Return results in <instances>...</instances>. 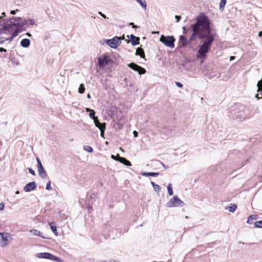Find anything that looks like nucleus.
Wrapping results in <instances>:
<instances>
[{
  "instance_id": "45",
  "label": "nucleus",
  "mask_w": 262,
  "mask_h": 262,
  "mask_svg": "<svg viewBox=\"0 0 262 262\" xmlns=\"http://www.w3.org/2000/svg\"><path fill=\"white\" fill-rule=\"evenodd\" d=\"M128 25L131 26L133 28H137L139 27V26L135 25L134 23H130Z\"/></svg>"
},
{
  "instance_id": "53",
  "label": "nucleus",
  "mask_w": 262,
  "mask_h": 262,
  "mask_svg": "<svg viewBox=\"0 0 262 262\" xmlns=\"http://www.w3.org/2000/svg\"><path fill=\"white\" fill-rule=\"evenodd\" d=\"M111 158H112L113 159H114V160H115L117 161V155L116 156H114V155H112L111 156Z\"/></svg>"
},
{
  "instance_id": "12",
  "label": "nucleus",
  "mask_w": 262,
  "mask_h": 262,
  "mask_svg": "<svg viewBox=\"0 0 262 262\" xmlns=\"http://www.w3.org/2000/svg\"><path fill=\"white\" fill-rule=\"evenodd\" d=\"M8 234H4L0 232V245L2 247H6L9 243L8 242Z\"/></svg>"
},
{
  "instance_id": "17",
  "label": "nucleus",
  "mask_w": 262,
  "mask_h": 262,
  "mask_svg": "<svg viewBox=\"0 0 262 262\" xmlns=\"http://www.w3.org/2000/svg\"><path fill=\"white\" fill-rule=\"evenodd\" d=\"M117 161L126 166H131L132 164L125 158L120 157L119 154H117Z\"/></svg>"
},
{
  "instance_id": "19",
  "label": "nucleus",
  "mask_w": 262,
  "mask_h": 262,
  "mask_svg": "<svg viewBox=\"0 0 262 262\" xmlns=\"http://www.w3.org/2000/svg\"><path fill=\"white\" fill-rule=\"evenodd\" d=\"M15 53H16V50H11L10 53V59L13 64L18 66L19 62L17 59L15 58Z\"/></svg>"
},
{
  "instance_id": "50",
  "label": "nucleus",
  "mask_w": 262,
  "mask_h": 262,
  "mask_svg": "<svg viewBox=\"0 0 262 262\" xmlns=\"http://www.w3.org/2000/svg\"><path fill=\"white\" fill-rule=\"evenodd\" d=\"M158 162L160 163V164L161 165H162V166H163L165 169H167V168H168V166H167L165 165H164V164L162 162L159 161H158Z\"/></svg>"
},
{
  "instance_id": "51",
  "label": "nucleus",
  "mask_w": 262,
  "mask_h": 262,
  "mask_svg": "<svg viewBox=\"0 0 262 262\" xmlns=\"http://www.w3.org/2000/svg\"><path fill=\"white\" fill-rule=\"evenodd\" d=\"M133 134L135 137H137L138 136V133L136 130L134 131Z\"/></svg>"
},
{
  "instance_id": "13",
  "label": "nucleus",
  "mask_w": 262,
  "mask_h": 262,
  "mask_svg": "<svg viewBox=\"0 0 262 262\" xmlns=\"http://www.w3.org/2000/svg\"><path fill=\"white\" fill-rule=\"evenodd\" d=\"M43 43L46 48H51L54 46L52 44L51 45V43H55V42L53 41V39L50 36L46 35L43 39Z\"/></svg>"
},
{
  "instance_id": "15",
  "label": "nucleus",
  "mask_w": 262,
  "mask_h": 262,
  "mask_svg": "<svg viewBox=\"0 0 262 262\" xmlns=\"http://www.w3.org/2000/svg\"><path fill=\"white\" fill-rule=\"evenodd\" d=\"M208 51V50H198L196 56L197 58L200 59L201 63L203 62L204 59Z\"/></svg>"
},
{
  "instance_id": "22",
  "label": "nucleus",
  "mask_w": 262,
  "mask_h": 262,
  "mask_svg": "<svg viewBox=\"0 0 262 262\" xmlns=\"http://www.w3.org/2000/svg\"><path fill=\"white\" fill-rule=\"evenodd\" d=\"M141 174L142 176H145V177H148V176L157 177L159 175V172H154L141 171Z\"/></svg>"
},
{
  "instance_id": "11",
  "label": "nucleus",
  "mask_w": 262,
  "mask_h": 262,
  "mask_svg": "<svg viewBox=\"0 0 262 262\" xmlns=\"http://www.w3.org/2000/svg\"><path fill=\"white\" fill-rule=\"evenodd\" d=\"M128 66L133 70L137 72L140 75L143 74L146 72V70L144 68L141 67L135 63H130L128 64Z\"/></svg>"
},
{
  "instance_id": "9",
  "label": "nucleus",
  "mask_w": 262,
  "mask_h": 262,
  "mask_svg": "<svg viewBox=\"0 0 262 262\" xmlns=\"http://www.w3.org/2000/svg\"><path fill=\"white\" fill-rule=\"evenodd\" d=\"M127 37L129 40L128 41L127 40L125 39V41L127 43H128L129 42L133 46H136L140 43V38L136 36L133 34L129 35H127Z\"/></svg>"
},
{
  "instance_id": "32",
  "label": "nucleus",
  "mask_w": 262,
  "mask_h": 262,
  "mask_svg": "<svg viewBox=\"0 0 262 262\" xmlns=\"http://www.w3.org/2000/svg\"><path fill=\"white\" fill-rule=\"evenodd\" d=\"M9 33H8L7 35H8ZM1 35H2V36L0 37V44H2L6 40H9L10 41L9 39H8V38H9L10 37V36L9 37H6L5 36H3L4 35H5L6 34H0ZM9 35H10L9 34Z\"/></svg>"
},
{
  "instance_id": "27",
  "label": "nucleus",
  "mask_w": 262,
  "mask_h": 262,
  "mask_svg": "<svg viewBox=\"0 0 262 262\" xmlns=\"http://www.w3.org/2000/svg\"><path fill=\"white\" fill-rule=\"evenodd\" d=\"M257 219V215H250L247 220V223L249 224H251L252 223V220H256Z\"/></svg>"
},
{
  "instance_id": "31",
  "label": "nucleus",
  "mask_w": 262,
  "mask_h": 262,
  "mask_svg": "<svg viewBox=\"0 0 262 262\" xmlns=\"http://www.w3.org/2000/svg\"><path fill=\"white\" fill-rule=\"evenodd\" d=\"M30 232L34 235H37V236H41V237H43L42 235H41V232L39 231V230H31L30 231Z\"/></svg>"
},
{
  "instance_id": "58",
  "label": "nucleus",
  "mask_w": 262,
  "mask_h": 262,
  "mask_svg": "<svg viewBox=\"0 0 262 262\" xmlns=\"http://www.w3.org/2000/svg\"><path fill=\"white\" fill-rule=\"evenodd\" d=\"M87 98H91V95H90V94H88L87 95Z\"/></svg>"
},
{
  "instance_id": "24",
  "label": "nucleus",
  "mask_w": 262,
  "mask_h": 262,
  "mask_svg": "<svg viewBox=\"0 0 262 262\" xmlns=\"http://www.w3.org/2000/svg\"><path fill=\"white\" fill-rule=\"evenodd\" d=\"M182 29H183V35L187 36L189 33H192V29L190 27V28H187L186 26H183L182 27Z\"/></svg>"
},
{
  "instance_id": "20",
  "label": "nucleus",
  "mask_w": 262,
  "mask_h": 262,
  "mask_svg": "<svg viewBox=\"0 0 262 262\" xmlns=\"http://www.w3.org/2000/svg\"><path fill=\"white\" fill-rule=\"evenodd\" d=\"M30 45V40L28 38H24L20 41V46L24 48H27Z\"/></svg>"
},
{
  "instance_id": "46",
  "label": "nucleus",
  "mask_w": 262,
  "mask_h": 262,
  "mask_svg": "<svg viewBox=\"0 0 262 262\" xmlns=\"http://www.w3.org/2000/svg\"><path fill=\"white\" fill-rule=\"evenodd\" d=\"M98 14H99L101 17H103V18H105V19H106V18H107V19H108V17H106V16L104 14L102 13L101 12H100V11L98 12Z\"/></svg>"
},
{
  "instance_id": "2",
  "label": "nucleus",
  "mask_w": 262,
  "mask_h": 262,
  "mask_svg": "<svg viewBox=\"0 0 262 262\" xmlns=\"http://www.w3.org/2000/svg\"><path fill=\"white\" fill-rule=\"evenodd\" d=\"M3 27H0V34H10L8 38L12 41L18 34L26 30V26L35 24L33 19H23L21 17H10L3 21Z\"/></svg>"
},
{
  "instance_id": "39",
  "label": "nucleus",
  "mask_w": 262,
  "mask_h": 262,
  "mask_svg": "<svg viewBox=\"0 0 262 262\" xmlns=\"http://www.w3.org/2000/svg\"><path fill=\"white\" fill-rule=\"evenodd\" d=\"M254 227L255 228H262V221H259L254 223Z\"/></svg>"
},
{
  "instance_id": "1",
  "label": "nucleus",
  "mask_w": 262,
  "mask_h": 262,
  "mask_svg": "<svg viewBox=\"0 0 262 262\" xmlns=\"http://www.w3.org/2000/svg\"><path fill=\"white\" fill-rule=\"evenodd\" d=\"M195 23L190 25L192 32L196 33L200 39H204L198 49H211L216 35L212 33L211 20L204 12H200L194 19Z\"/></svg>"
},
{
  "instance_id": "57",
  "label": "nucleus",
  "mask_w": 262,
  "mask_h": 262,
  "mask_svg": "<svg viewBox=\"0 0 262 262\" xmlns=\"http://www.w3.org/2000/svg\"><path fill=\"white\" fill-rule=\"evenodd\" d=\"M26 35H27L28 36H29V37H31V36H32V35H31V34L30 32H27V33H26Z\"/></svg>"
},
{
  "instance_id": "5",
  "label": "nucleus",
  "mask_w": 262,
  "mask_h": 262,
  "mask_svg": "<svg viewBox=\"0 0 262 262\" xmlns=\"http://www.w3.org/2000/svg\"><path fill=\"white\" fill-rule=\"evenodd\" d=\"M160 41L166 47L173 49L175 47L176 39L173 35H161Z\"/></svg>"
},
{
  "instance_id": "49",
  "label": "nucleus",
  "mask_w": 262,
  "mask_h": 262,
  "mask_svg": "<svg viewBox=\"0 0 262 262\" xmlns=\"http://www.w3.org/2000/svg\"><path fill=\"white\" fill-rule=\"evenodd\" d=\"M4 207H5V204H4V203H3V202H2V203H1L0 204V210L1 211V210H4Z\"/></svg>"
},
{
  "instance_id": "28",
  "label": "nucleus",
  "mask_w": 262,
  "mask_h": 262,
  "mask_svg": "<svg viewBox=\"0 0 262 262\" xmlns=\"http://www.w3.org/2000/svg\"><path fill=\"white\" fill-rule=\"evenodd\" d=\"M151 184L153 188H154V190L157 192H159L160 190H161V187L156 184H155L153 182H151Z\"/></svg>"
},
{
  "instance_id": "43",
  "label": "nucleus",
  "mask_w": 262,
  "mask_h": 262,
  "mask_svg": "<svg viewBox=\"0 0 262 262\" xmlns=\"http://www.w3.org/2000/svg\"><path fill=\"white\" fill-rule=\"evenodd\" d=\"M175 18L176 19V22L178 23L180 21L181 19V16L180 15H176Z\"/></svg>"
},
{
  "instance_id": "30",
  "label": "nucleus",
  "mask_w": 262,
  "mask_h": 262,
  "mask_svg": "<svg viewBox=\"0 0 262 262\" xmlns=\"http://www.w3.org/2000/svg\"><path fill=\"white\" fill-rule=\"evenodd\" d=\"M137 2L140 4L142 8L145 9L147 7L146 2L145 1L136 0Z\"/></svg>"
},
{
  "instance_id": "29",
  "label": "nucleus",
  "mask_w": 262,
  "mask_h": 262,
  "mask_svg": "<svg viewBox=\"0 0 262 262\" xmlns=\"http://www.w3.org/2000/svg\"><path fill=\"white\" fill-rule=\"evenodd\" d=\"M244 114L245 115L246 118H248L251 116V113L250 112V110L249 108L246 107L244 106Z\"/></svg>"
},
{
  "instance_id": "6",
  "label": "nucleus",
  "mask_w": 262,
  "mask_h": 262,
  "mask_svg": "<svg viewBox=\"0 0 262 262\" xmlns=\"http://www.w3.org/2000/svg\"><path fill=\"white\" fill-rule=\"evenodd\" d=\"M230 111L231 114L235 115H236V113H238L239 115L236 116V118L238 119L239 120L246 118L245 115L244 114L245 111L244 106L241 104H238L236 107H231L230 108Z\"/></svg>"
},
{
  "instance_id": "36",
  "label": "nucleus",
  "mask_w": 262,
  "mask_h": 262,
  "mask_svg": "<svg viewBox=\"0 0 262 262\" xmlns=\"http://www.w3.org/2000/svg\"><path fill=\"white\" fill-rule=\"evenodd\" d=\"M85 91V87L83 83L80 84L79 88L78 89V92L80 94H83Z\"/></svg>"
},
{
  "instance_id": "48",
  "label": "nucleus",
  "mask_w": 262,
  "mask_h": 262,
  "mask_svg": "<svg viewBox=\"0 0 262 262\" xmlns=\"http://www.w3.org/2000/svg\"><path fill=\"white\" fill-rule=\"evenodd\" d=\"M176 84L179 88H182L183 87V84L181 82H176Z\"/></svg>"
},
{
  "instance_id": "23",
  "label": "nucleus",
  "mask_w": 262,
  "mask_h": 262,
  "mask_svg": "<svg viewBox=\"0 0 262 262\" xmlns=\"http://www.w3.org/2000/svg\"><path fill=\"white\" fill-rule=\"evenodd\" d=\"M94 122L95 123V126L98 127L99 130L100 129V128L102 127H106V123L104 122V123H101L99 122V120H98V118L95 119L94 121Z\"/></svg>"
},
{
  "instance_id": "41",
  "label": "nucleus",
  "mask_w": 262,
  "mask_h": 262,
  "mask_svg": "<svg viewBox=\"0 0 262 262\" xmlns=\"http://www.w3.org/2000/svg\"><path fill=\"white\" fill-rule=\"evenodd\" d=\"M46 189L48 190H51L52 189V188L51 186V182L50 181H49L47 183V184L46 185Z\"/></svg>"
},
{
  "instance_id": "14",
  "label": "nucleus",
  "mask_w": 262,
  "mask_h": 262,
  "mask_svg": "<svg viewBox=\"0 0 262 262\" xmlns=\"http://www.w3.org/2000/svg\"><path fill=\"white\" fill-rule=\"evenodd\" d=\"M36 187V183L33 181L28 183L24 188V190L25 192H30L31 191L35 189Z\"/></svg>"
},
{
  "instance_id": "44",
  "label": "nucleus",
  "mask_w": 262,
  "mask_h": 262,
  "mask_svg": "<svg viewBox=\"0 0 262 262\" xmlns=\"http://www.w3.org/2000/svg\"><path fill=\"white\" fill-rule=\"evenodd\" d=\"M29 172L32 174V175L34 176L35 174V171L33 170L31 168H28Z\"/></svg>"
},
{
  "instance_id": "60",
  "label": "nucleus",
  "mask_w": 262,
  "mask_h": 262,
  "mask_svg": "<svg viewBox=\"0 0 262 262\" xmlns=\"http://www.w3.org/2000/svg\"><path fill=\"white\" fill-rule=\"evenodd\" d=\"M135 49L138 50V49H142L140 47H138L136 48Z\"/></svg>"
},
{
  "instance_id": "56",
  "label": "nucleus",
  "mask_w": 262,
  "mask_h": 262,
  "mask_svg": "<svg viewBox=\"0 0 262 262\" xmlns=\"http://www.w3.org/2000/svg\"><path fill=\"white\" fill-rule=\"evenodd\" d=\"M235 56H230V61H232V60H233L235 59Z\"/></svg>"
},
{
  "instance_id": "59",
  "label": "nucleus",
  "mask_w": 262,
  "mask_h": 262,
  "mask_svg": "<svg viewBox=\"0 0 262 262\" xmlns=\"http://www.w3.org/2000/svg\"><path fill=\"white\" fill-rule=\"evenodd\" d=\"M19 193H20V192H19V191L18 190H17V191H16L15 192V194H19Z\"/></svg>"
},
{
  "instance_id": "16",
  "label": "nucleus",
  "mask_w": 262,
  "mask_h": 262,
  "mask_svg": "<svg viewBox=\"0 0 262 262\" xmlns=\"http://www.w3.org/2000/svg\"><path fill=\"white\" fill-rule=\"evenodd\" d=\"M258 94L256 97L259 99L262 98V78L259 80L257 83Z\"/></svg>"
},
{
  "instance_id": "7",
  "label": "nucleus",
  "mask_w": 262,
  "mask_h": 262,
  "mask_svg": "<svg viewBox=\"0 0 262 262\" xmlns=\"http://www.w3.org/2000/svg\"><path fill=\"white\" fill-rule=\"evenodd\" d=\"M185 205L183 201L180 200L177 195L173 196L165 205L168 208L183 207Z\"/></svg>"
},
{
  "instance_id": "8",
  "label": "nucleus",
  "mask_w": 262,
  "mask_h": 262,
  "mask_svg": "<svg viewBox=\"0 0 262 262\" xmlns=\"http://www.w3.org/2000/svg\"><path fill=\"white\" fill-rule=\"evenodd\" d=\"M36 161L39 175L42 179H45L47 177V173L44 169L40 160L38 157L36 158Z\"/></svg>"
},
{
  "instance_id": "37",
  "label": "nucleus",
  "mask_w": 262,
  "mask_h": 262,
  "mask_svg": "<svg viewBox=\"0 0 262 262\" xmlns=\"http://www.w3.org/2000/svg\"><path fill=\"white\" fill-rule=\"evenodd\" d=\"M237 208V206L235 204H231L230 206L229 207V211L231 212H234Z\"/></svg>"
},
{
  "instance_id": "3",
  "label": "nucleus",
  "mask_w": 262,
  "mask_h": 262,
  "mask_svg": "<svg viewBox=\"0 0 262 262\" xmlns=\"http://www.w3.org/2000/svg\"><path fill=\"white\" fill-rule=\"evenodd\" d=\"M196 33L192 32L188 38L187 36L180 35L178 43V47L176 49H180L188 47L189 49H198L201 44H198Z\"/></svg>"
},
{
  "instance_id": "64",
  "label": "nucleus",
  "mask_w": 262,
  "mask_h": 262,
  "mask_svg": "<svg viewBox=\"0 0 262 262\" xmlns=\"http://www.w3.org/2000/svg\"><path fill=\"white\" fill-rule=\"evenodd\" d=\"M106 144H108V142H105Z\"/></svg>"
},
{
  "instance_id": "34",
  "label": "nucleus",
  "mask_w": 262,
  "mask_h": 262,
  "mask_svg": "<svg viewBox=\"0 0 262 262\" xmlns=\"http://www.w3.org/2000/svg\"><path fill=\"white\" fill-rule=\"evenodd\" d=\"M83 149L84 150L89 152H92L93 151V148L90 146H89V145H84L83 146Z\"/></svg>"
},
{
  "instance_id": "42",
  "label": "nucleus",
  "mask_w": 262,
  "mask_h": 262,
  "mask_svg": "<svg viewBox=\"0 0 262 262\" xmlns=\"http://www.w3.org/2000/svg\"><path fill=\"white\" fill-rule=\"evenodd\" d=\"M6 15V13L5 12H3L2 13V16H1V19L2 20V23H1V27H3V21L5 19H3L2 17H5Z\"/></svg>"
},
{
  "instance_id": "33",
  "label": "nucleus",
  "mask_w": 262,
  "mask_h": 262,
  "mask_svg": "<svg viewBox=\"0 0 262 262\" xmlns=\"http://www.w3.org/2000/svg\"><path fill=\"white\" fill-rule=\"evenodd\" d=\"M167 191L169 195H172L173 194V190L171 183H169L167 185Z\"/></svg>"
},
{
  "instance_id": "38",
  "label": "nucleus",
  "mask_w": 262,
  "mask_h": 262,
  "mask_svg": "<svg viewBox=\"0 0 262 262\" xmlns=\"http://www.w3.org/2000/svg\"><path fill=\"white\" fill-rule=\"evenodd\" d=\"M50 259L54 260L55 261H57V262H62V261L60 257L56 256L53 254H52V256H51Z\"/></svg>"
},
{
  "instance_id": "47",
  "label": "nucleus",
  "mask_w": 262,
  "mask_h": 262,
  "mask_svg": "<svg viewBox=\"0 0 262 262\" xmlns=\"http://www.w3.org/2000/svg\"><path fill=\"white\" fill-rule=\"evenodd\" d=\"M18 11H19V10L18 9H16L15 10H11L10 13L12 15H15V14H16V12H18Z\"/></svg>"
},
{
  "instance_id": "63",
  "label": "nucleus",
  "mask_w": 262,
  "mask_h": 262,
  "mask_svg": "<svg viewBox=\"0 0 262 262\" xmlns=\"http://www.w3.org/2000/svg\"><path fill=\"white\" fill-rule=\"evenodd\" d=\"M0 49H1V50H2V49H4V48H3V47H1V48H0Z\"/></svg>"
},
{
  "instance_id": "40",
  "label": "nucleus",
  "mask_w": 262,
  "mask_h": 262,
  "mask_svg": "<svg viewBox=\"0 0 262 262\" xmlns=\"http://www.w3.org/2000/svg\"><path fill=\"white\" fill-rule=\"evenodd\" d=\"M105 127H104V126L101 127L100 129V136L102 137V138H104V132H105Z\"/></svg>"
},
{
  "instance_id": "10",
  "label": "nucleus",
  "mask_w": 262,
  "mask_h": 262,
  "mask_svg": "<svg viewBox=\"0 0 262 262\" xmlns=\"http://www.w3.org/2000/svg\"><path fill=\"white\" fill-rule=\"evenodd\" d=\"M111 58L110 56L106 54L103 55L98 58V64L100 67H104L110 61Z\"/></svg>"
},
{
  "instance_id": "61",
  "label": "nucleus",
  "mask_w": 262,
  "mask_h": 262,
  "mask_svg": "<svg viewBox=\"0 0 262 262\" xmlns=\"http://www.w3.org/2000/svg\"><path fill=\"white\" fill-rule=\"evenodd\" d=\"M3 51L6 52V51H7V50H0V52H3Z\"/></svg>"
},
{
  "instance_id": "55",
  "label": "nucleus",
  "mask_w": 262,
  "mask_h": 262,
  "mask_svg": "<svg viewBox=\"0 0 262 262\" xmlns=\"http://www.w3.org/2000/svg\"><path fill=\"white\" fill-rule=\"evenodd\" d=\"M258 35L259 37H262V31H260L258 32Z\"/></svg>"
},
{
  "instance_id": "62",
  "label": "nucleus",
  "mask_w": 262,
  "mask_h": 262,
  "mask_svg": "<svg viewBox=\"0 0 262 262\" xmlns=\"http://www.w3.org/2000/svg\"><path fill=\"white\" fill-rule=\"evenodd\" d=\"M185 218L187 219L189 218V217L188 216H185Z\"/></svg>"
},
{
  "instance_id": "54",
  "label": "nucleus",
  "mask_w": 262,
  "mask_h": 262,
  "mask_svg": "<svg viewBox=\"0 0 262 262\" xmlns=\"http://www.w3.org/2000/svg\"><path fill=\"white\" fill-rule=\"evenodd\" d=\"M102 262H118V261L115 260H114V259H111V260H110L109 261L103 260Z\"/></svg>"
},
{
  "instance_id": "18",
  "label": "nucleus",
  "mask_w": 262,
  "mask_h": 262,
  "mask_svg": "<svg viewBox=\"0 0 262 262\" xmlns=\"http://www.w3.org/2000/svg\"><path fill=\"white\" fill-rule=\"evenodd\" d=\"M36 256L39 258L50 259L51 256H52V254L48 252L38 253L36 254Z\"/></svg>"
},
{
  "instance_id": "26",
  "label": "nucleus",
  "mask_w": 262,
  "mask_h": 262,
  "mask_svg": "<svg viewBox=\"0 0 262 262\" xmlns=\"http://www.w3.org/2000/svg\"><path fill=\"white\" fill-rule=\"evenodd\" d=\"M227 0H221L219 5V10L221 11H222L224 9Z\"/></svg>"
},
{
  "instance_id": "52",
  "label": "nucleus",
  "mask_w": 262,
  "mask_h": 262,
  "mask_svg": "<svg viewBox=\"0 0 262 262\" xmlns=\"http://www.w3.org/2000/svg\"><path fill=\"white\" fill-rule=\"evenodd\" d=\"M231 116L232 117V118H233L234 119H237L236 118V116H237V115H239V114H238V113H237L236 115H233V114H231Z\"/></svg>"
},
{
  "instance_id": "21",
  "label": "nucleus",
  "mask_w": 262,
  "mask_h": 262,
  "mask_svg": "<svg viewBox=\"0 0 262 262\" xmlns=\"http://www.w3.org/2000/svg\"><path fill=\"white\" fill-rule=\"evenodd\" d=\"M85 111L89 112V117L94 121L95 119L98 118V117L95 116V112L90 108H86Z\"/></svg>"
},
{
  "instance_id": "25",
  "label": "nucleus",
  "mask_w": 262,
  "mask_h": 262,
  "mask_svg": "<svg viewBox=\"0 0 262 262\" xmlns=\"http://www.w3.org/2000/svg\"><path fill=\"white\" fill-rule=\"evenodd\" d=\"M49 225H50L51 229L52 230V232L54 233V234L56 236H57L58 235V232L57 231V227H56V226L55 225V223H54V222L50 223L49 224Z\"/></svg>"
},
{
  "instance_id": "4",
  "label": "nucleus",
  "mask_w": 262,
  "mask_h": 262,
  "mask_svg": "<svg viewBox=\"0 0 262 262\" xmlns=\"http://www.w3.org/2000/svg\"><path fill=\"white\" fill-rule=\"evenodd\" d=\"M122 38L121 36H115L111 39H103L99 41L102 45H107L110 48L116 49L121 43Z\"/></svg>"
},
{
  "instance_id": "35",
  "label": "nucleus",
  "mask_w": 262,
  "mask_h": 262,
  "mask_svg": "<svg viewBox=\"0 0 262 262\" xmlns=\"http://www.w3.org/2000/svg\"><path fill=\"white\" fill-rule=\"evenodd\" d=\"M135 54L136 55H139L141 57H144V50H136Z\"/></svg>"
}]
</instances>
